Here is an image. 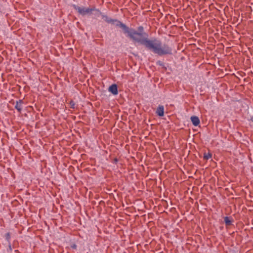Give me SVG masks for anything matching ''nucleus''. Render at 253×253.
<instances>
[{
  "label": "nucleus",
  "instance_id": "nucleus-9",
  "mask_svg": "<svg viewBox=\"0 0 253 253\" xmlns=\"http://www.w3.org/2000/svg\"><path fill=\"white\" fill-rule=\"evenodd\" d=\"M224 222L227 225H230L231 224V220L228 217L224 218Z\"/></svg>",
  "mask_w": 253,
  "mask_h": 253
},
{
  "label": "nucleus",
  "instance_id": "nucleus-13",
  "mask_svg": "<svg viewBox=\"0 0 253 253\" xmlns=\"http://www.w3.org/2000/svg\"><path fill=\"white\" fill-rule=\"evenodd\" d=\"M74 105H75V104L73 102V104L72 105V108H74Z\"/></svg>",
  "mask_w": 253,
  "mask_h": 253
},
{
  "label": "nucleus",
  "instance_id": "nucleus-1",
  "mask_svg": "<svg viewBox=\"0 0 253 253\" xmlns=\"http://www.w3.org/2000/svg\"><path fill=\"white\" fill-rule=\"evenodd\" d=\"M125 34H127V36L133 41L143 44L153 53L160 56L172 53V49L168 45L162 44L161 42L156 39H148V36L145 32H138L128 28L127 32Z\"/></svg>",
  "mask_w": 253,
  "mask_h": 253
},
{
  "label": "nucleus",
  "instance_id": "nucleus-8",
  "mask_svg": "<svg viewBox=\"0 0 253 253\" xmlns=\"http://www.w3.org/2000/svg\"><path fill=\"white\" fill-rule=\"evenodd\" d=\"M100 15L102 16V19L105 21H106V22L108 23H111V22H112V20H113V19H112L110 17H109L107 15H105L104 14H102L101 13V14H100Z\"/></svg>",
  "mask_w": 253,
  "mask_h": 253
},
{
  "label": "nucleus",
  "instance_id": "nucleus-10",
  "mask_svg": "<svg viewBox=\"0 0 253 253\" xmlns=\"http://www.w3.org/2000/svg\"><path fill=\"white\" fill-rule=\"evenodd\" d=\"M211 157V154L210 153H205L204 158L205 160H208Z\"/></svg>",
  "mask_w": 253,
  "mask_h": 253
},
{
  "label": "nucleus",
  "instance_id": "nucleus-14",
  "mask_svg": "<svg viewBox=\"0 0 253 253\" xmlns=\"http://www.w3.org/2000/svg\"><path fill=\"white\" fill-rule=\"evenodd\" d=\"M251 121L253 122V117L251 118Z\"/></svg>",
  "mask_w": 253,
  "mask_h": 253
},
{
  "label": "nucleus",
  "instance_id": "nucleus-11",
  "mask_svg": "<svg viewBox=\"0 0 253 253\" xmlns=\"http://www.w3.org/2000/svg\"><path fill=\"white\" fill-rule=\"evenodd\" d=\"M5 239L6 240L9 242V239L10 238V234L9 233H7L5 235Z\"/></svg>",
  "mask_w": 253,
  "mask_h": 253
},
{
  "label": "nucleus",
  "instance_id": "nucleus-5",
  "mask_svg": "<svg viewBox=\"0 0 253 253\" xmlns=\"http://www.w3.org/2000/svg\"><path fill=\"white\" fill-rule=\"evenodd\" d=\"M156 113L160 117H163L164 115V107L163 105H159L156 111Z\"/></svg>",
  "mask_w": 253,
  "mask_h": 253
},
{
  "label": "nucleus",
  "instance_id": "nucleus-12",
  "mask_svg": "<svg viewBox=\"0 0 253 253\" xmlns=\"http://www.w3.org/2000/svg\"><path fill=\"white\" fill-rule=\"evenodd\" d=\"M138 32H143V27L142 26H140L138 27Z\"/></svg>",
  "mask_w": 253,
  "mask_h": 253
},
{
  "label": "nucleus",
  "instance_id": "nucleus-7",
  "mask_svg": "<svg viewBox=\"0 0 253 253\" xmlns=\"http://www.w3.org/2000/svg\"><path fill=\"white\" fill-rule=\"evenodd\" d=\"M191 121L194 126H197L200 124V120L197 116H192L191 117Z\"/></svg>",
  "mask_w": 253,
  "mask_h": 253
},
{
  "label": "nucleus",
  "instance_id": "nucleus-3",
  "mask_svg": "<svg viewBox=\"0 0 253 253\" xmlns=\"http://www.w3.org/2000/svg\"><path fill=\"white\" fill-rule=\"evenodd\" d=\"M111 23L114 25H115L116 27L121 28L124 31L125 33L126 32H127V29L128 27L124 23H122L121 21L116 19H113Z\"/></svg>",
  "mask_w": 253,
  "mask_h": 253
},
{
  "label": "nucleus",
  "instance_id": "nucleus-4",
  "mask_svg": "<svg viewBox=\"0 0 253 253\" xmlns=\"http://www.w3.org/2000/svg\"><path fill=\"white\" fill-rule=\"evenodd\" d=\"M108 91L113 95H117L118 93L117 85L116 84H112L109 86Z\"/></svg>",
  "mask_w": 253,
  "mask_h": 253
},
{
  "label": "nucleus",
  "instance_id": "nucleus-2",
  "mask_svg": "<svg viewBox=\"0 0 253 253\" xmlns=\"http://www.w3.org/2000/svg\"><path fill=\"white\" fill-rule=\"evenodd\" d=\"M73 7L80 14L83 16L92 14L94 16V18H96L101 14V12L98 9L96 8L95 7L86 8L83 6L81 7L77 5H74Z\"/></svg>",
  "mask_w": 253,
  "mask_h": 253
},
{
  "label": "nucleus",
  "instance_id": "nucleus-6",
  "mask_svg": "<svg viewBox=\"0 0 253 253\" xmlns=\"http://www.w3.org/2000/svg\"><path fill=\"white\" fill-rule=\"evenodd\" d=\"M23 101L22 100H19V101H17L15 108L19 112H21L22 108H23Z\"/></svg>",
  "mask_w": 253,
  "mask_h": 253
}]
</instances>
